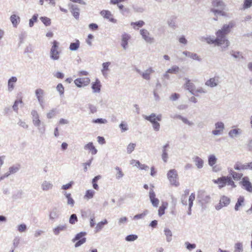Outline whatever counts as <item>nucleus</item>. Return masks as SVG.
Returning <instances> with one entry per match:
<instances>
[{"mask_svg": "<svg viewBox=\"0 0 252 252\" xmlns=\"http://www.w3.org/2000/svg\"><path fill=\"white\" fill-rule=\"evenodd\" d=\"M10 20L14 27H17L18 24L20 23V18L17 15L13 14L10 17Z\"/></svg>", "mask_w": 252, "mask_h": 252, "instance_id": "473e14b6", "label": "nucleus"}, {"mask_svg": "<svg viewBox=\"0 0 252 252\" xmlns=\"http://www.w3.org/2000/svg\"><path fill=\"white\" fill-rule=\"evenodd\" d=\"M67 229V226L65 224H59L53 230V233L55 235H58L62 231H65Z\"/></svg>", "mask_w": 252, "mask_h": 252, "instance_id": "a878e982", "label": "nucleus"}, {"mask_svg": "<svg viewBox=\"0 0 252 252\" xmlns=\"http://www.w3.org/2000/svg\"><path fill=\"white\" fill-rule=\"evenodd\" d=\"M212 6L210 11L214 14V16L220 15L225 18L230 17L229 14L227 12L228 9L226 3L222 0H213Z\"/></svg>", "mask_w": 252, "mask_h": 252, "instance_id": "f257e3e1", "label": "nucleus"}, {"mask_svg": "<svg viewBox=\"0 0 252 252\" xmlns=\"http://www.w3.org/2000/svg\"><path fill=\"white\" fill-rule=\"evenodd\" d=\"M143 117L146 120L150 122L152 124V125L156 123L157 122H158L156 118V114L155 113H152L149 116L144 115Z\"/></svg>", "mask_w": 252, "mask_h": 252, "instance_id": "ea45409f", "label": "nucleus"}, {"mask_svg": "<svg viewBox=\"0 0 252 252\" xmlns=\"http://www.w3.org/2000/svg\"><path fill=\"white\" fill-rule=\"evenodd\" d=\"M60 213L58 209L56 207L53 208L50 212L49 217L52 221H54L55 219L59 217Z\"/></svg>", "mask_w": 252, "mask_h": 252, "instance_id": "412c9836", "label": "nucleus"}, {"mask_svg": "<svg viewBox=\"0 0 252 252\" xmlns=\"http://www.w3.org/2000/svg\"><path fill=\"white\" fill-rule=\"evenodd\" d=\"M137 238H138L137 235H135V234H130V235H127L126 237L125 240L128 242H131V241H134L136 240Z\"/></svg>", "mask_w": 252, "mask_h": 252, "instance_id": "052dcab7", "label": "nucleus"}, {"mask_svg": "<svg viewBox=\"0 0 252 252\" xmlns=\"http://www.w3.org/2000/svg\"><path fill=\"white\" fill-rule=\"evenodd\" d=\"M234 168L238 171L247 170V163L242 164L239 161H237L234 165Z\"/></svg>", "mask_w": 252, "mask_h": 252, "instance_id": "e433bc0d", "label": "nucleus"}, {"mask_svg": "<svg viewBox=\"0 0 252 252\" xmlns=\"http://www.w3.org/2000/svg\"><path fill=\"white\" fill-rule=\"evenodd\" d=\"M17 78L15 76H12L8 80V91L12 92L15 87V83L17 82Z\"/></svg>", "mask_w": 252, "mask_h": 252, "instance_id": "b1692460", "label": "nucleus"}, {"mask_svg": "<svg viewBox=\"0 0 252 252\" xmlns=\"http://www.w3.org/2000/svg\"><path fill=\"white\" fill-rule=\"evenodd\" d=\"M231 200L230 198L226 196L222 195L220 197L219 203L215 206L217 210H220L224 207H226L229 205Z\"/></svg>", "mask_w": 252, "mask_h": 252, "instance_id": "9d476101", "label": "nucleus"}, {"mask_svg": "<svg viewBox=\"0 0 252 252\" xmlns=\"http://www.w3.org/2000/svg\"><path fill=\"white\" fill-rule=\"evenodd\" d=\"M136 147L135 143H130L127 147V153L128 154H131L134 150Z\"/></svg>", "mask_w": 252, "mask_h": 252, "instance_id": "e2e57ef3", "label": "nucleus"}, {"mask_svg": "<svg viewBox=\"0 0 252 252\" xmlns=\"http://www.w3.org/2000/svg\"><path fill=\"white\" fill-rule=\"evenodd\" d=\"M230 54L232 57H233L235 59L240 60L243 59L244 58L242 53L239 51H235L234 50H231L230 52Z\"/></svg>", "mask_w": 252, "mask_h": 252, "instance_id": "a19ab883", "label": "nucleus"}, {"mask_svg": "<svg viewBox=\"0 0 252 252\" xmlns=\"http://www.w3.org/2000/svg\"><path fill=\"white\" fill-rule=\"evenodd\" d=\"M87 235L86 232H80L77 233L72 239V242L74 243L76 242L74 246L75 248H78L81 246L86 242V238L85 236Z\"/></svg>", "mask_w": 252, "mask_h": 252, "instance_id": "39448f33", "label": "nucleus"}, {"mask_svg": "<svg viewBox=\"0 0 252 252\" xmlns=\"http://www.w3.org/2000/svg\"><path fill=\"white\" fill-rule=\"evenodd\" d=\"M93 123L95 124H106L107 123V121L105 119L102 118H98L96 119H94L92 121Z\"/></svg>", "mask_w": 252, "mask_h": 252, "instance_id": "69168bd1", "label": "nucleus"}, {"mask_svg": "<svg viewBox=\"0 0 252 252\" xmlns=\"http://www.w3.org/2000/svg\"><path fill=\"white\" fill-rule=\"evenodd\" d=\"M180 71V68L177 65H173L170 68L167 70V72L169 73L177 74Z\"/></svg>", "mask_w": 252, "mask_h": 252, "instance_id": "3c124183", "label": "nucleus"}, {"mask_svg": "<svg viewBox=\"0 0 252 252\" xmlns=\"http://www.w3.org/2000/svg\"><path fill=\"white\" fill-rule=\"evenodd\" d=\"M217 158L214 155H211L208 157V164L209 165L213 167L217 162Z\"/></svg>", "mask_w": 252, "mask_h": 252, "instance_id": "49530a36", "label": "nucleus"}, {"mask_svg": "<svg viewBox=\"0 0 252 252\" xmlns=\"http://www.w3.org/2000/svg\"><path fill=\"white\" fill-rule=\"evenodd\" d=\"M183 54L186 56V57H188L189 58H190L193 60H196L198 61H200L201 59L199 57V56L197 55L196 53H193L189 51H185L183 52Z\"/></svg>", "mask_w": 252, "mask_h": 252, "instance_id": "cd10ccee", "label": "nucleus"}, {"mask_svg": "<svg viewBox=\"0 0 252 252\" xmlns=\"http://www.w3.org/2000/svg\"><path fill=\"white\" fill-rule=\"evenodd\" d=\"M41 188L43 191H47L53 189V185L50 181L45 180L42 183Z\"/></svg>", "mask_w": 252, "mask_h": 252, "instance_id": "5701e85b", "label": "nucleus"}, {"mask_svg": "<svg viewBox=\"0 0 252 252\" xmlns=\"http://www.w3.org/2000/svg\"><path fill=\"white\" fill-rule=\"evenodd\" d=\"M215 129L212 130V133L214 135H221L224 129V125L222 122H218L215 124Z\"/></svg>", "mask_w": 252, "mask_h": 252, "instance_id": "f8f14e48", "label": "nucleus"}, {"mask_svg": "<svg viewBox=\"0 0 252 252\" xmlns=\"http://www.w3.org/2000/svg\"><path fill=\"white\" fill-rule=\"evenodd\" d=\"M59 44V42L56 40L53 42L50 52V58L53 60H58L60 58V52L58 51Z\"/></svg>", "mask_w": 252, "mask_h": 252, "instance_id": "0eeeda50", "label": "nucleus"}, {"mask_svg": "<svg viewBox=\"0 0 252 252\" xmlns=\"http://www.w3.org/2000/svg\"><path fill=\"white\" fill-rule=\"evenodd\" d=\"M216 35L217 37L216 38L215 45L217 46H220L221 48V51H225L229 46V41L226 38L225 35L218 34V33H216Z\"/></svg>", "mask_w": 252, "mask_h": 252, "instance_id": "7ed1b4c3", "label": "nucleus"}, {"mask_svg": "<svg viewBox=\"0 0 252 252\" xmlns=\"http://www.w3.org/2000/svg\"><path fill=\"white\" fill-rule=\"evenodd\" d=\"M145 25V22L142 20H139L135 22H131L130 25L134 30H138L139 28L143 27Z\"/></svg>", "mask_w": 252, "mask_h": 252, "instance_id": "79ce46f5", "label": "nucleus"}, {"mask_svg": "<svg viewBox=\"0 0 252 252\" xmlns=\"http://www.w3.org/2000/svg\"><path fill=\"white\" fill-rule=\"evenodd\" d=\"M78 221V218L76 214H72L69 218V222L71 224H74Z\"/></svg>", "mask_w": 252, "mask_h": 252, "instance_id": "bf43d9fd", "label": "nucleus"}, {"mask_svg": "<svg viewBox=\"0 0 252 252\" xmlns=\"http://www.w3.org/2000/svg\"><path fill=\"white\" fill-rule=\"evenodd\" d=\"M213 181L215 184L218 185L219 189H221L226 185L229 186L232 188H235L236 187L235 183L230 176H222L216 180H213Z\"/></svg>", "mask_w": 252, "mask_h": 252, "instance_id": "f03ea898", "label": "nucleus"}, {"mask_svg": "<svg viewBox=\"0 0 252 252\" xmlns=\"http://www.w3.org/2000/svg\"><path fill=\"white\" fill-rule=\"evenodd\" d=\"M168 206V203L166 202H162L161 205L159 207L158 210V215L159 217H161L165 213V210L166 209Z\"/></svg>", "mask_w": 252, "mask_h": 252, "instance_id": "a18cd8bd", "label": "nucleus"}, {"mask_svg": "<svg viewBox=\"0 0 252 252\" xmlns=\"http://www.w3.org/2000/svg\"><path fill=\"white\" fill-rule=\"evenodd\" d=\"M36 97L41 106H43L44 91L41 89H37L35 91Z\"/></svg>", "mask_w": 252, "mask_h": 252, "instance_id": "aec40b11", "label": "nucleus"}, {"mask_svg": "<svg viewBox=\"0 0 252 252\" xmlns=\"http://www.w3.org/2000/svg\"><path fill=\"white\" fill-rule=\"evenodd\" d=\"M140 33L146 42L152 44L154 42V38L147 30L141 29L140 31Z\"/></svg>", "mask_w": 252, "mask_h": 252, "instance_id": "9b49d317", "label": "nucleus"}, {"mask_svg": "<svg viewBox=\"0 0 252 252\" xmlns=\"http://www.w3.org/2000/svg\"><path fill=\"white\" fill-rule=\"evenodd\" d=\"M56 115V109H52L47 114V117L48 119H51Z\"/></svg>", "mask_w": 252, "mask_h": 252, "instance_id": "0e129e2a", "label": "nucleus"}, {"mask_svg": "<svg viewBox=\"0 0 252 252\" xmlns=\"http://www.w3.org/2000/svg\"><path fill=\"white\" fill-rule=\"evenodd\" d=\"M167 176L172 185L175 187H178L179 186V182L177 180V171L175 169L170 170L167 173Z\"/></svg>", "mask_w": 252, "mask_h": 252, "instance_id": "6e6552de", "label": "nucleus"}, {"mask_svg": "<svg viewBox=\"0 0 252 252\" xmlns=\"http://www.w3.org/2000/svg\"><path fill=\"white\" fill-rule=\"evenodd\" d=\"M17 229L19 232H24L26 231L27 229V226L25 224H21L18 225L17 226Z\"/></svg>", "mask_w": 252, "mask_h": 252, "instance_id": "774afa93", "label": "nucleus"}, {"mask_svg": "<svg viewBox=\"0 0 252 252\" xmlns=\"http://www.w3.org/2000/svg\"><path fill=\"white\" fill-rule=\"evenodd\" d=\"M100 14L104 18L109 20V21L114 23H117V20L112 17V14L110 11L103 10L100 11Z\"/></svg>", "mask_w": 252, "mask_h": 252, "instance_id": "dca6fc26", "label": "nucleus"}, {"mask_svg": "<svg viewBox=\"0 0 252 252\" xmlns=\"http://www.w3.org/2000/svg\"><path fill=\"white\" fill-rule=\"evenodd\" d=\"M94 193L95 191L93 189L87 190L84 197L88 200L94 197Z\"/></svg>", "mask_w": 252, "mask_h": 252, "instance_id": "09e8293b", "label": "nucleus"}, {"mask_svg": "<svg viewBox=\"0 0 252 252\" xmlns=\"http://www.w3.org/2000/svg\"><path fill=\"white\" fill-rule=\"evenodd\" d=\"M198 201L202 204H207L210 202L211 196L204 190H199L197 194Z\"/></svg>", "mask_w": 252, "mask_h": 252, "instance_id": "1a4fd4ad", "label": "nucleus"}, {"mask_svg": "<svg viewBox=\"0 0 252 252\" xmlns=\"http://www.w3.org/2000/svg\"><path fill=\"white\" fill-rule=\"evenodd\" d=\"M154 72V70L153 68L152 67H149L144 72H142L141 73V75L144 79L147 80H149L150 79V74Z\"/></svg>", "mask_w": 252, "mask_h": 252, "instance_id": "c9c22d12", "label": "nucleus"}, {"mask_svg": "<svg viewBox=\"0 0 252 252\" xmlns=\"http://www.w3.org/2000/svg\"><path fill=\"white\" fill-rule=\"evenodd\" d=\"M169 158L167 150H162L161 158L165 162H167Z\"/></svg>", "mask_w": 252, "mask_h": 252, "instance_id": "603ef678", "label": "nucleus"}, {"mask_svg": "<svg viewBox=\"0 0 252 252\" xmlns=\"http://www.w3.org/2000/svg\"><path fill=\"white\" fill-rule=\"evenodd\" d=\"M242 133V130L240 128H235L231 129L228 132L229 136L231 138H234L240 135Z\"/></svg>", "mask_w": 252, "mask_h": 252, "instance_id": "c756f323", "label": "nucleus"}, {"mask_svg": "<svg viewBox=\"0 0 252 252\" xmlns=\"http://www.w3.org/2000/svg\"><path fill=\"white\" fill-rule=\"evenodd\" d=\"M101 87V85L100 81L98 79H96L95 82L92 84V89H93V93H99L100 92Z\"/></svg>", "mask_w": 252, "mask_h": 252, "instance_id": "4be33fe9", "label": "nucleus"}, {"mask_svg": "<svg viewBox=\"0 0 252 252\" xmlns=\"http://www.w3.org/2000/svg\"><path fill=\"white\" fill-rule=\"evenodd\" d=\"M90 82L88 77L77 78L74 80L75 84L79 88L87 86Z\"/></svg>", "mask_w": 252, "mask_h": 252, "instance_id": "2eb2a0df", "label": "nucleus"}, {"mask_svg": "<svg viewBox=\"0 0 252 252\" xmlns=\"http://www.w3.org/2000/svg\"><path fill=\"white\" fill-rule=\"evenodd\" d=\"M64 194L66 198L67 199V204L70 205L71 207H73L74 206L75 202L73 198L71 197V194L67 193L66 192H65Z\"/></svg>", "mask_w": 252, "mask_h": 252, "instance_id": "de8ad7c7", "label": "nucleus"}, {"mask_svg": "<svg viewBox=\"0 0 252 252\" xmlns=\"http://www.w3.org/2000/svg\"><path fill=\"white\" fill-rule=\"evenodd\" d=\"M193 161L198 168L200 169L203 167L204 161L200 157L198 156L195 157L193 158Z\"/></svg>", "mask_w": 252, "mask_h": 252, "instance_id": "2f4dec72", "label": "nucleus"}, {"mask_svg": "<svg viewBox=\"0 0 252 252\" xmlns=\"http://www.w3.org/2000/svg\"><path fill=\"white\" fill-rule=\"evenodd\" d=\"M57 90L60 93V95H62L64 94V87L63 85L60 83L59 84L57 87H56Z\"/></svg>", "mask_w": 252, "mask_h": 252, "instance_id": "338daca9", "label": "nucleus"}, {"mask_svg": "<svg viewBox=\"0 0 252 252\" xmlns=\"http://www.w3.org/2000/svg\"><path fill=\"white\" fill-rule=\"evenodd\" d=\"M115 169L117 171V173L116 175V179L119 180L123 177L124 174L119 167H116Z\"/></svg>", "mask_w": 252, "mask_h": 252, "instance_id": "680f3d73", "label": "nucleus"}, {"mask_svg": "<svg viewBox=\"0 0 252 252\" xmlns=\"http://www.w3.org/2000/svg\"><path fill=\"white\" fill-rule=\"evenodd\" d=\"M110 64L111 63L109 62L103 63L102 64V68L101 72L104 77H107L108 76V71L109 70V66Z\"/></svg>", "mask_w": 252, "mask_h": 252, "instance_id": "bb28decb", "label": "nucleus"}, {"mask_svg": "<svg viewBox=\"0 0 252 252\" xmlns=\"http://www.w3.org/2000/svg\"><path fill=\"white\" fill-rule=\"evenodd\" d=\"M40 19L46 26L51 25V19L50 18L46 17H41Z\"/></svg>", "mask_w": 252, "mask_h": 252, "instance_id": "4d7b16f0", "label": "nucleus"}, {"mask_svg": "<svg viewBox=\"0 0 252 252\" xmlns=\"http://www.w3.org/2000/svg\"><path fill=\"white\" fill-rule=\"evenodd\" d=\"M130 38V35L126 32L122 35L121 46L124 50H126L128 47V41Z\"/></svg>", "mask_w": 252, "mask_h": 252, "instance_id": "a211bd4d", "label": "nucleus"}, {"mask_svg": "<svg viewBox=\"0 0 252 252\" xmlns=\"http://www.w3.org/2000/svg\"><path fill=\"white\" fill-rule=\"evenodd\" d=\"M252 6V0H244L243 8V9H246L250 8Z\"/></svg>", "mask_w": 252, "mask_h": 252, "instance_id": "5fc2aeb1", "label": "nucleus"}, {"mask_svg": "<svg viewBox=\"0 0 252 252\" xmlns=\"http://www.w3.org/2000/svg\"><path fill=\"white\" fill-rule=\"evenodd\" d=\"M220 83V77L216 76L210 78L205 83V85L211 88L217 87Z\"/></svg>", "mask_w": 252, "mask_h": 252, "instance_id": "4468645a", "label": "nucleus"}, {"mask_svg": "<svg viewBox=\"0 0 252 252\" xmlns=\"http://www.w3.org/2000/svg\"><path fill=\"white\" fill-rule=\"evenodd\" d=\"M176 19L175 16L170 17L167 21V24L170 28L175 29L176 28Z\"/></svg>", "mask_w": 252, "mask_h": 252, "instance_id": "37998d69", "label": "nucleus"}, {"mask_svg": "<svg viewBox=\"0 0 252 252\" xmlns=\"http://www.w3.org/2000/svg\"><path fill=\"white\" fill-rule=\"evenodd\" d=\"M23 103L22 100L21 99L20 100H16L14 102V103L13 105L12 106V108L13 110L16 112H18V105L19 104H21Z\"/></svg>", "mask_w": 252, "mask_h": 252, "instance_id": "13d9d810", "label": "nucleus"}, {"mask_svg": "<svg viewBox=\"0 0 252 252\" xmlns=\"http://www.w3.org/2000/svg\"><path fill=\"white\" fill-rule=\"evenodd\" d=\"M38 15L37 14H34L32 18L29 20V26L32 27L33 26L34 23L37 21Z\"/></svg>", "mask_w": 252, "mask_h": 252, "instance_id": "6e6d98bb", "label": "nucleus"}, {"mask_svg": "<svg viewBox=\"0 0 252 252\" xmlns=\"http://www.w3.org/2000/svg\"><path fill=\"white\" fill-rule=\"evenodd\" d=\"M149 198L150 201L154 207H158L159 201L156 197V194L153 189H151L149 192Z\"/></svg>", "mask_w": 252, "mask_h": 252, "instance_id": "f3484780", "label": "nucleus"}, {"mask_svg": "<svg viewBox=\"0 0 252 252\" xmlns=\"http://www.w3.org/2000/svg\"><path fill=\"white\" fill-rule=\"evenodd\" d=\"M107 223H108V221L106 219H104L103 220L99 222L96 224V225L95 227V231L96 232H99L104 227V225L107 224Z\"/></svg>", "mask_w": 252, "mask_h": 252, "instance_id": "4c0bfd02", "label": "nucleus"}, {"mask_svg": "<svg viewBox=\"0 0 252 252\" xmlns=\"http://www.w3.org/2000/svg\"><path fill=\"white\" fill-rule=\"evenodd\" d=\"M243 188L247 191L252 192V184L250 182L249 179L246 176L242 178V181L240 182Z\"/></svg>", "mask_w": 252, "mask_h": 252, "instance_id": "ddd939ff", "label": "nucleus"}, {"mask_svg": "<svg viewBox=\"0 0 252 252\" xmlns=\"http://www.w3.org/2000/svg\"><path fill=\"white\" fill-rule=\"evenodd\" d=\"M186 83L185 84L186 88L189 91V92L192 94H195V85L193 83L190 82V80L189 79L186 78Z\"/></svg>", "mask_w": 252, "mask_h": 252, "instance_id": "393cba45", "label": "nucleus"}, {"mask_svg": "<svg viewBox=\"0 0 252 252\" xmlns=\"http://www.w3.org/2000/svg\"><path fill=\"white\" fill-rule=\"evenodd\" d=\"M80 42L78 39H76L75 42H72L69 45V49L71 51H75L80 47Z\"/></svg>", "mask_w": 252, "mask_h": 252, "instance_id": "58836bf2", "label": "nucleus"}, {"mask_svg": "<svg viewBox=\"0 0 252 252\" xmlns=\"http://www.w3.org/2000/svg\"><path fill=\"white\" fill-rule=\"evenodd\" d=\"M31 115L32 116V123L34 126L37 127L39 132L41 133H44L45 131V128L44 126L43 127H40L42 123L39 119V115L37 112L35 110H32L31 112Z\"/></svg>", "mask_w": 252, "mask_h": 252, "instance_id": "20e7f679", "label": "nucleus"}, {"mask_svg": "<svg viewBox=\"0 0 252 252\" xmlns=\"http://www.w3.org/2000/svg\"><path fill=\"white\" fill-rule=\"evenodd\" d=\"M164 235L166 236V240L167 242H170L172 240V233L171 231L167 228H165L164 229Z\"/></svg>", "mask_w": 252, "mask_h": 252, "instance_id": "c03bdc74", "label": "nucleus"}, {"mask_svg": "<svg viewBox=\"0 0 252 252\" xmlns=\"http://www.w3.org/2000/svg\"><path fill=\"white\" fill-rule=\"evenodd\" d=\"M148 213V210H145L143 213L135 215L133 217V220H139L144 218Z\"/></svg>", "mask_w": 252, "mask_h": 252, "instance_id": "864d4df0", "label": "nucleus"}, {"mask_svg": "<svg viewBox=\"0 0 252 252\" xmlns=\"http://www.w3.org/2000/svg\"><path fill=\"white\" fill-rule=\"evenodd\" d=\"M84 149L89 150L92 155H95L97 150L94 146L93 142H89L84 146Z\"/></svg>", "mask_w": 252, "mask_h": 252, "instance_id": "c85d7f7f", "label": "nucleus"}, {"mask_svg": "<svg viewBox=\"0 0 252 252\" xmlns=\"http://www.w3.org/2000/svg\"><path fill=\"white\" fill-rule=\"evenodd\" d=\"M68 6L70 9V12L73 15V17L78 19L79 17V11L80 9L78 6L77 5L73 4H69Z\"/></svg>", "mask_w": 252, "mask_h": 252, "instance_id": "6ab92c4d", "label": "nucleus"}, {"mask_svg": "<svg viewBox=\"0 0 252 252\" xmlns=\"http://www.w3.org/2000/svg\"><path fill=\"white\" fill-rule=\"evenodd\" d=\"M20 169L19 165H13L8 169V171L5 173V176L8 177L11 174L17 173Z\"/></svg>", "mask_w": 252, "mask_h": 252, "instance_id": "7c9ffc66", "label": "nucleus"}, {"mask_svg": "<svg viewBox=\"0 0 252 252\" xmlns=\"http://www.w3.org/2000/svg\"><path fill=\"white\" fill-rule=\"evenodd\" d=\"M243 244L241 242H237L234 245V252H243Z\"/></svg>", "mask_w": 252, "mask_h": 252, "instance_id": "8fccbe9b", "label": "nucleus"}, {"mask_svg": "<svg viewBox=\"0 0 252 252\" xmlns=\"http://www.w3.org/2000/svg\"><path fill=\"white\" fill-rule=\"evenodd\" d=\"M201 40L202 41H206L209 44H215L216 43V38L210 35L201 37Z\"/></svg>", "mask_w": 252, "mask_h": 252, "instance_id": "72a5a7b5", "label": "nucleus"}, {"mask_svg": "<svg viewBox=\"0 0 252 252\" xmlns=\"http://www.w3.org/2000/svg\"><path fill=\"white\" fill-rule=\"evenodd\" d=\"M245 201L244 197L243 196H240L237 199V202L235 205L234 209L236 211H237L239 210V208L241 206H244V203Z\"/></svg>", "mask_w": 252, "mask_h": 252, "instance_id": "f704fd0d", "label": "nucleus"}, {"mask_svg": "<svg viewBox=\"0 0 252 252\" xmlns=\"http://www.w3.org/2000/svg\"><path fill=\"white\" fill-rule=\"evenodd\" d=\"M235 22L234 21H230L228 24L223 25L221 29L219 30L216 33L226 36L230 32L231 30L235 27Z\"/></svg>", "mask_w": 252, "mask_h": 252, "instance_id": "423d86ee", "label": "nucleus"}]
</instances>
